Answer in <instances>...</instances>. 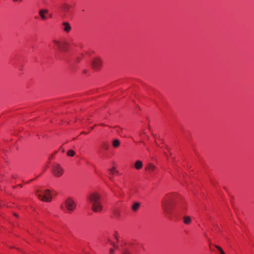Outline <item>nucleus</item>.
I'll return each mask as SVG.
<instances>
[{
    "mask_svg": "<svg viewBox=\"0 0 254 254\" xmlns=\"http://www.w3.org/2000/svg\"><path fill=\"white\" fill-rule=\"evenodd\" d=\"M88 200L92 204V209L95 212H100L102 210L100 195L96 192L90 193L88 196Z\"/></svg>",
    "mask_w": 254,
    "mask_h": 254,
    "instance_id": "1",
    "label": "nucleus"
},
{
    "mask_svg": "<svg viewBox=\"0 0 254 254\" xmlns=\"http://www.w3.org/2000/svg\"><path fill=\"white\" fill-rule=\"evenodd\" d=\"M51 172L55 177L59 178L63 176L64 170L60 164H55L52 167Z\"/></svg>",
    "mask_w": 254,
    "mask_h": 254,
    "instance_id": "2",
    "label": "nucleus"
},
{
    "mask_svg": "<svg viewBox=\"0 0 254 254\" xmlns=\"http://www.w3.org/2000/svg\"><path fill=\"white\" fill-rule=\"evenodd\" d=\"M54 48L62 52H66L68 49V44L65 41H59L55 40L53 41Z\"/></svg>",
    "mask_w": 254,
    "mask_h": 254,
    "instance_id": "3",
    "label": "nucleus"
},
{
    "mask_svg": "<svg viewBox=\"0 0 254 254\" xmlns=\"http://www.w3.org/2000/svg\"><path fill=\"white\" fill-rule=\"evenodd\" d=\"M64 205L68 213H70L73 211L76 207L75 202L70 197H68L65 200Z\"/></svg>",
    "mask_w": 254,
    "mask_h": 254,
    "instance_id": "4",
    "label": "nucleus"
},
{
    "mask_svg": "<svg viewBox=\"0 0 254 254\" xmlns=\"http://www.w3.org/2000/svg\"><path fill=\"white\" fill-rule=\"evenodd\" d=\"M171 203V197L170 194H167L162 200V206L164 211L168 213L169 211V206Z\"/></svg>",
    "mask_w": 254,
    "mask_h": 254,
    "instance_id": "5",
    "label": "nucleus"
},
{
    "mask_svg": "<svg viewBox=\"0 0 254 254\" xmlns=\"http://www.w3.org/2000/svg\"><path fill=\"white\" fill-rule=\"evenodd\" d=\"M48 190H46L44 193L42 192H40L39 190H38L36 194L38 195L39 198L44 201H48V198L47 196Z\"/></svg>",
    "mask_w": 254,
    "mask_h": 254,
    "instance_id": "6",
    "label": "nucleus"
},
{
    "mask_svg": "<svg viewBox=\"0 0 254 254\" xmlns=\"http://www.w3.org/2000/svg\"><path fill=\"white\" fill-rule=\"evenodd\" d=\"M92 65L93 68L98 69L102 65V61L99 58H95L92 61Z\"/></svg>",
    "mask_w": 254,
    "mask_h": 254,
    "instance_id": "7",
    "label": "nucleus"
},
{
    "mask_svg": "<svg viewBox=\"0 0 254 254\" xmlns=\"http://www.w3.org/2000/svg\"><path fill=\"white\" fill-rule=\"evenodd\" d=\"M176 209L179 212H184L186 209V208L185 207V204H184V203L182 202H180V203H178L177 204V206H176Z\"/></svg>",
    "mask_w": 254,
    "mask_h": 254,
    "instance_id": "8",
    "label": "nucleus"
},
{
    "mask_svg": "<svg viewBox=\"0 0 254 254\" xmlns=\"http://www.w3.org/2000/svg\"><path fill=\"white\" fill-rule=\"evenodd\" d=\"M140 203L138 202H135L133 203L131 206V209L134 212H136L140 207Z\"/></svg>",
    "mask_w": 254,
    "mask_h": 254,
    "instance_id": "9",
    "label": "nucleus"
},
{
    "mask_svg": "<svg viewBox=\"0 0 254 254\" xmlns=\"http://www.w3.org/2000/svg\"><path fill=\"white\" fill-rule=\"evenodd\" d=\"M63 26L64 31L66 32H69L71 30V26L68 22H64Z\"/></svg>",
    "mask_w": 254,
    "mask_h": 254,
    "instance_id": "10",
    "label": "nucleus"
},
{
    "mask_svg": "<svg viewBox=\"0 0 254 254\" xmlns=\"http://www.w3.org/2000/svg\"><path fill=\"white\" fill-rule=\"evenodd\" d=\"M183 222L186 225H189L191 222V218L190 216H185L183 217Z\"/></svg>",
    "mask_w": 254,
    "mask_h": 254,
    "instance_id": "11",
    "label": "nucleus"
},
{
    "mask_svg": "<svg viewBox=\"0 0 254 254\" xmlns=\"http://www.w3.org/2000/svg\"><path fill=\"white\" fill-rule=\"evenodd\" d=\"M47 9H41L39 11V14L41 16V18L43 20L46 19V16H45V13L47 12Z\"/></svg>",
    "mask_w": 254,
    "mask_h": 254,
    "instance_id": "12",
    "label": "nucleus"
},
{
    "mask_svg": "<svg viewBox=\"0 0 254 254\" xmlns=\"http://www.w3.org/2000/svg\"><path fill=\"white\" fill-rule=\"evenodd\" d=\"M143 166L142 163L140 160H137L135 162L134 164V167L136 169L139 170L142 168Z\"/></svg>",
    "mask_w": 254,
    "mask_h": 254,
    "instance_id": "13",
    "label": "nucleus"
},
{
    "mask_svg": "<svg viewBox=\"0 0 254 254\" xmlns=\"http://www.w3.org/2000/svg\"><path fill=\"white\" fill-rule=\"evenodd\" d=\"M156 167L152 164L149 163L145 167V169L149 171H153L155 170Z\"/></svg>",
    "mask_w": 254,
    "mask_h": 254,
    "instance_id": "14",
    "label": "nucleus"
},
{
    "mask_svg": "<svg viewBox=\"0 0 254 254\" xmlns=\"http://www.w3.org/2000/svg\"><path fill=\"white\" fill-rule=\"evenodd\" d=\"M120 145V141L118 139H115L113 140V146L117 148Z\"/></svg>",
    "mask_w": 254,
    "mask_h": 254,
    "instance_id": "15",
    "label": "nucleus"
},
{
    "mask_svg": "<svg viewBox=\"0 0 254 254\" xmlns=\"http://www.w3.org/2000/svg\"><path fill=\"white\" fill-rule=\"evenodd\" d=\"M57 194V192L55 191H50V190H49V202L52 201V196H55Z\"/></svg>",
    "mask_w": 254,
    "mask_h": 254,
    "instance_id": "16",
    "label": "nucleus"
},
{
    "mask_svg": "<svg viewBox=\"0 0 254 254\" xmlns=\"http://www.w3.org/2000/svg\"><path fill=\"white\" fill-rule=\"evenodd\" d=\"M108 171H109L110 174L112 175H114L118 173V171L116 169L115 167H113L111 169H108Z\"/></svg>",
    "mask_w": 254,
    "mask_h": 254,
    "instance_id": "17",
    "label": "nucleus"
},
{
    "mask_svg": "<svg viewBox=\"0 0 254 254\" xmlns=\"http://www.w3.org/2000/svg\"><path fill=\"white\" fill-rule=\"evenodd\" d=\"M75 152L73 150H69L67 152V155L68 156L72 157L75 155Z\"/></svg>",
    "mask_w": 254,
    "mask_h": 254,
    "instance_id": "18",
    "label": "nucleus"
},
{
    "mask_svg": "<svg viewBox=\"0 0 254 254\" xmlns=\"http://www.w3.org/2000/svg\"><path fill=\"white\" fill-rule=\"evenodd\" d=\"M215 247L219 251L220 254H225V253L224 252V251H223V250L222 249V248L220 247H219L218 246H217V245H215Z\"/></svg>",
    "mask_w": 254,
    "mask_h": 254,
    "instance_id": "19",
    "label": "nucleus"
},
{
    "mask_svg": "<svg viewBox=\"0 0 254 254\" xmlns=\"http://www.w3.org/2000/svg\"><path fill=\"white\" fill-rule=\"evenodd\" d=\"M70 8V6L68 4H64L63 7V9L65 11H68Z\"/></svg>",
    "mask_w": 254,
    "mask_h": 254,
    "instance_id": "20",
    "label": "nucleus"
},
{
    "mask_svg": "<svg viewBox=\"0 0 254 254\" xmlns=\"http://www.w3.org/2000/svg\"><path fill=\"white\" fill-rule=\"evenodd\" d=\"M122 254H131L130 252H129L127 250H125Z\"/></svg>",
    "mask_w": 254,
    "mask_h": 254,
    "instance_id": "21",
    "label": "nucleus"
},
{
    "mask_svg": "<svg viewBox=\"0 0 254 254\" xmlns=\"http://www.w3.org/2000/svg\"><path fill=\"white\" fill-rule=\"evenodd\" d=\"M109 241L110 242V244L112 245L114 248H118V246H116L115 244V243L114 242H112L111 241H110V240H109Z\"/></svg>",
    "mask_w": 254,
    "mask_h": 254,
    "instance_id": "22",
    "label": "nucleus"
},
{
    "mask_svg": "<svg viewBox=\"0 0 254 254\" xmlns=\"http://www.w3.org/2000/svg\"><path fill=\"white\" fill-rule=\"evenodd\" d=\"M103 147L105 149H108V145L106 143H103Z\"/></svg>",
    "mask_w": 254,
    "mask_h": 254,
    "instance_id": "23",
    "label": "nucleus"
},
{
    "mask_svg": "<svg viewBox=\"0 0 254 254\" xmlns=\"http://www.w3.org/2000/svg\"><path fill=\"white\" fill-rule=\"evenodd\" d=\"M23 0H12V1H13V2H19V3L22 2H23Z\"/></svg>",
    "mask_w": 254,
    "mask_h": 254,
    "instance_id": "24",
    "label": "nucleus"
},
{
    "mask_svg": "<svg viewBox=\"0 0 254 254\" xmlns=\"http://www.w3.org/2000/svg\"><path fill=\"white\" fill-rule=\"evenodd\" d=\"M114 249H111L110 250V253L111 254H113L114 253Z\"/></svg>",
    "mask_w": 254,
    "mask_h": 254,
    "instance_id": "25",
    "label": "nucleus"
},
{
    "mask_svg": "<svg viewBox=\"0 0 254 254\" xmlns=\"http://www.w3.org/2000/svg\"><path fill=\"white\" fill-rule=\"evenodd\" d=\"M13 215L14 216H15L16 217H18V215L16 213H13Z\"/></svg>",
    "mask_w": 254,
    "mask_h": 254,
    "instance_id": "26",
    "label": "nucleus"
},
{
    "mask_svg": "<svg viewBox=\"0 0 254 254\" xmlns=\"http://www.w3.org/2000/svg\"><path fill=\"white\" fill-rule=\"evenodd\" d=\"M81 134H87V133H86V132H85L84 131H83V132H81Z\"/></svg>",
    "mask_w": 254,
    "mask_h": 254,
    "instance_id": "27",
    "label": "nucleus"
},
{
    "mask_svg": "<svg viewBox=\"0 0 254 254\" xmlns=\"http://www.w3.org/2000/svg\"><path fill=\"white\" fill-rule=\"evenodd\" d=\"M141 132H138V135L139 136H141Z\"/></svg>",
    "mask_w": 254,
    "mask_h": 254,
    "instance_id": "28",
    "label": "nucleus"
},
{
    "mask_svg": "<svg viewBox=\"0 0 254 254\" xmlns=\"http://www.w3.org/2000/svg\"><path fill=\"white\" fill-rule=\"evenodd\" d=\"M109 179H110V180H113V178H112V177H109Z\"/></svg>",
    "mask_w": 254,
    "mask_h": 254,
    "instance_id": "29",
    "label": "nucleus"
},
{
    "mask_svg": "<svg viewBox=\"0 0 254 254\" xmlns=\"http://www.w3.org/2000/svg\"><path fill=\"white\" fill-rule=\"evenodd\" d=\"M93 128H94L93 127H91V129H93Z\"/></svg>",
    "mask_w": 254,
    "mask_h": 254,
    "instance_id": "30",
    "label": "nucleus"
},
{
    "mask_svg": "<svg viewBox=\"0 0 254 254\" xmlns=\"http://www.w3.org/2000/svg\"><path fill=\"white\" fill-rule=\"evenodd\" d=\"M115 238L117 239V240H118V237L117 236H115Z\"/></svg>",
    "mask_w": 254,
    "mask_h": 254,
    "instance_id": "31",
    "label": "nucleus"
},
{
    "mask_svg": "<svg viewBox=\"0 0 254 254\" xmlns=\"http://www.w3.org/2000/svg\"><path fill=\"white\" fill-rule=\"evenodd\" d=\"M18 186H20V187H22V185H19Z\"/></svg>",
    "mask_w": 254,
    "mask_h": 254,
    "instance_id": "32",
    "label": "nucleus"
},
{
    "mask_svg": "<svg viewBox=\"0 0 254 254\" xmlns=\"http://www.w3.org/2000/svg\"><path fill=\"white\" fill-rule=\"evenodd\" d=\"M101 125H102V126H104V124H101Z\"/></svg>",
    "mask_w": 254,
    "mask_h": 254,
    "instance_id": "33",
    "label": "nucleus"
}]
</instances>
